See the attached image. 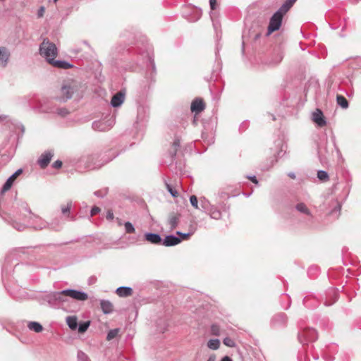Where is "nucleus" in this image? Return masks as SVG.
I'll list each match as a JSON object with an SVG mask.
<instances>
[{
  "mask_svg": "<svg viewBox=\"0 0 361 361\" xmlns=\"http://www.w3.org/2000/svg\"><path fill=\"white\" fill-rule=\"evenodd\" d=\"M39 54L50 63L57 56L56 45L48 39H44L39 46Z\"/></svg>",
  "mask_w": 361,
  "mask_h": 361,
  "instance_id": "nucleus-1",
  "label": "nucleus"
},
{
  "mask_svg": "<svg viewBox=\"0 0 361 361\" xmlns=\"http://www.w3.org/2000/svg\"><path fill=\"white\" fill-rule=\"evenodd\" d=\"M27 212L30 214V223L35 229H44L49 228L53 231H58L60 228L59 221L56 226H54V223H48L38 216L32 214L30 209H26Z\"/></svg>",
  "mask_w": 361,
  "mask_h": 361,
  "instance_id": "nucleus-2",
  "label": "nucleus"
},
{
  "mask_svg": "<svg viewBox=\"0 0 361 361\" xmlns=\"http://www.w3.org/2000/svg\"><path fill=\"white\" fill-rule=\"evenodd\" d=\"M317 339V333L315 329L305 328L298 334V340L302 345L314 342Z\"/></svg>",
  "mask_w": 361,
  "mask_h": 361,
  "instance_id": "nucleus-3",
  "label": "nucleus"
},
{
  "mask_svg": "<svg viewBox=\"0 0 361 361\" xmlns=\"http://www.w3.org/2000/svg\"><path fill=\"white\" fill-rule=\"evenodd\" d=\"M114 123V119L112 118L96 121L92 123V128L97 131L104 132L110 130Z\"/></svg>",
  "mask_w": 361,
  "mask_h": 361,
  "instance_id": "nucleus-4",
  "label": "nucleus"
},
{
  "mask_svg": "<svg viewBox=\"0 0 361 361\" xmlns=\"http://www.w3.org/2000/svg\"><path fill=\"white\" fill-rule=\"evenodd\" d=\"M77 90V85L74 82H67L64 83L61 88V92L63 101H67L72 98L73 93Z\"/></svg>",
  "mask_w": 361,
  "mask_h": 361,
  "instance_id": "nucleus-5",
  "label": "nucleus"
},
{
  "mask_svg": "<svg viewBox=\"0 0 361 361\" xmlns=\"http://www.w3.org/2000/svg\"><path fill=\"white\" fill-rule=\"evenodd\" d=\"M283 17V16L279 13V12H276L274 13L269 21L267 35H270L273 32L279 30L281 25Z\"/></svg>",
  "mask_w": 361,
  "mask_h": 361,
  "instance_id": "nucleus-6",
  "label": "nucleus"
},
{
  "mask_svg": "<svg viewBox=\"0 0 361 361\" xmlns=\"http://www.w3.org/2000/svg\"><path fill=\"white\" fill-rule=\"evenodd\" d=\"M62 293H65V295L79 301H85L88 298L86 293L75 289L63 290Z\"/></svg>",
  "mask_w": 361,
  "mask_h": 361,
  "instance_id": "nucleus-7",
  "label": "nucleus"
},
{
  "mask_svg": "<svg viewBox=\"0 0 361 361\" xmlns=\"http://www.w3.org/2000/svg\"><path fill=\"white\" fill-rule=\"evenodd\" d=\"M66 296L65 293H62V290L59 292H54L48 295V302L53 305H59L66 301Z\"/></svg>",
  "mask_w": 361,
  "mask_h": 361,
  "instance_id": "nucleus-8",
  "label": "nucleus"
},
{
  "mask_svg": "<svg viewBox=\"0 0 361 361\" xmlns=\"http://www.w3.org/2000/svg\"><path fill=\"white\" fill-rule=\"evenodd\" d=\"M54 157V152L48 150L42 153L37 160V164L41 169H45L49 164L52 157Z\"/></svg>",
  "mask_w": 361,
  "mask_h": 361,
  "instance_id": "nucleus-9",
  "label": "nucleus"
},
{
  "mask_svg": "<svg viewBox=\"0 0 361 361\" xmlns=\"http://www.w3.org/2000/svg\"><path fill=\"white\" fill-rule=\"evenodd\" d=\"M23 172V170L21 169H18L14 173H13L6 181V183L4 184L2 188H1V192L4 193L5 192L10 190L11 188L13 181L15 179Z\"/></svg>",
  "mask_w": 361,
  "mask_h": 361,
  "instance_id": "nucleus-10",
  "label": "nucleus"
},
{
  "mask_svg": "<svg viewBox=\"0 0 361 361\" xmlns=\"http://www.w3.org/2000/svg\"><path fill=\"white\" fill-rule=\"evenodd\" d=\"M10 51L5 47H0V66L5 68L8 65L10 59Z\"/></svg>",
  "mask_w": 361,
  "mask_h": 361,
  "instance_id": "nucleus-11",
  "label": "nucleus"
},
{
  "mask_svg": "<svg viewBox=\"0 0 361 361\" xmlns=\"http://www.w3.org/2000/svg\"><path fill=\"white\" fill-rule=\"evenodd\" d=\"M312 120L319 127H323L326 124L323 112L319 109H317L315 111L313 112Z\"/></svg>",
  "mask_w": 361,
  "mask_h": 361,
  "instance_id": "nucleus-12",
  "label": "nucleus"
},
{
  "mask_svg": "<svg viewBox=\"0 0 361 361\" xmlns=\"http://www.w3.org/2000/svg\"><path fill=\"white\" fill-rule=\"evenodd\" d=\"M181 242V239L174 235H169L162 240V245L166 247L174 246L179 244Z\"/></svg>",
  "mask_w": 361,
  "mask_h": 361,
  "instance_id": "nucleus-13",
  "label": "nucleus"
},
{
  "mask_svg": "<svg viewBox=\"0 0 361 361\" xmlns=\"http://www.w3.org/2000/svg\"><path fill=\"white\" fill-rule=\"evenodd\" d=\"M124 99L125 92L123 91H119L112 97L111 105L113 107H118L123 103Z\"/></svg>",
  "mask_w": 361,
  "mask_h": 361,
  "instance_id": "nucleus-14",
  "label": "nucleus"
},
{
  "mask_svg": "<svg viewBox=\"0 0 361 361\" xmlns=\"http://www.w3.org/2000/svg\"><path fill=\"white\" fill-rule=\"evenodd\" d=\"M295 209L300 214L307 216L308 220L312 219V218H313L312 214L305 203H303V202L298 203L295 205Z\"/></svg>",
  "mask_w": 361,
  "mask_h": 361,
  "instance_id": "nucleus-15",
  "label": "nucleus"
},
{
  "mask_svg": "<svg viewBox=\"0 0 361 361\" xmlns=\"http://www.w3.org/2000/svg\"><path fill=\"white\" fill-rule=\"evenodd\" d=\"M205 108L204 103L202 99L196 98L191 104V111L197 114L202 111Z\"/></svg>",
  "mask_w": 361,
  "mask_h": 361,
  "instance_id": "nucleus-16",
  "label": "nucleus"
},
{
  "mask_svg": "<svg viewBox=\"0 0 361 361\" xmlns=\"http://www.w3.org/2000/svg\"><path fill=\"white\" fill-rule=\"evenodd\" d=\"M145 240L154 245H161L162 238L158 233H147L145 235Z\"/></svg>",
  "mask_w": 361,
  "mask_h": 361,
  "instance_id": "nucleus-17",
  "label": "nucleus"
},
{
  "mask_svg": "<svg viewBox=\"0 0 361 361\" xmlns=\"http://www.w3.org/2000/svg\"><path fill=\"white\" fill-rule=\"evenodd\" d=\"M100 306L103 313L105 314H110L114 311V306L109 300H101Z\"/></svg>",
  "mask_w": 361,
  "mask_h": 361,
  "instance_id": "nucleus-18",
  "label": "nucleus"
},
{
  "mask_svg": "<svg viewBox=\"0 0 361 361\" xmlns=\"http://www.w3.org/2000/svg\"><path fill=\"white\" fill-rule=\"evenodd\" d=\"M72 207V202H68L66 204H62L61 206V210L63 215H64L66 217L68 218L71 221H75V219L74 216H71V209Z\"/></svg>",
  "mask_w": 361,
  "mask_h": 361,
  "instance_id": "nucleus-19",
  "label": "nucleus"
},
{
  "mask_svg": "<svg viewBox=\"0 0 361 361\" xmlns=\"http://www.w3.org/2000/svg\"><path fill=\"white\" fill-rule=\"evenodd\" d=\"M54 67L61 68V69H68L73 67V65L66 61L61 60H55V59L50 63Z\"/></svg>",
  "mask_w": 361,
  "mask_h": 361,
  "instance_id": "nucleus-20",
  "label": "nucleus"
},
{
  "mask_svg": "<svg viewBox=\"0 0 361 361\" xmlns=\"http://www.w3.org/2000/svg\"><path fill=\"white\" fill-rule=\"evenodd\" d=\"M286 322L287 317L284 313H279L276 314L271 319V322L274 326L285 324Z\"/></svg>",
  "mask_w": 361,
  "mask_h": 361,
  "instance_id": "nucleus-21",
  "label": "nucleus"
},
{
  "mask_svg": "<svg viewBox=\"0 0 361 361\" xmlns=\"http://www.w3.org/2000/svg\"><path fill=\"white\" fill-rule=\"evenodd\" d=\"M116 293L120 297H128L133 294V289L130 287L121 286L116 289Z\"/></svg>",
  "mask_w": 361,
  "mask_h": 361,
  "instance_id": "nucleus-22",
  "label": "nucleus"
},
{
  "mask_svg": "<svg viewBox=\"0 0 361 361\" xmlns=\"http://www.w3.org/2000/svg\"><path fill=\"white\" fill-rule=\"evenodd\" d=\"M297 0H286L276 12H279L283 16L293 6Z\"/></svg>",
  "mask_w": 361,
  "mask_h": 361,
  "instance_id": "nucleus-23",
  "label": "nucleus"
},
{
  "mask_svg": "<svg viewBox=\"0 0 361 361\" xmlns=\"http://www.w3.org/2000/svg\"><path fill=\"white\" fill-rule=\"evenodd\" d=\"M180 217V214H173L170 215L169 218V224L172 230L177 227Z\"/></svg>",
  "mask_w": 361,
  "mask_h": 361,
  "instance_id": "nucleus-24",
  "label": "nucleus"
},
{
  "mask_svg": "<svg viewBox=\"0 0 361 361\" xmlns=\"http://www.w3.org/2000/svg\"><path fill=\"white\" fill-rule=\"evenodd\" d=\"M27 328L36 333H39L43 330V327L41 324L37 322H30L27 324Z\"/></svg>",
  "mask_w": 361,
  "mask_h": 361,
  "instance_id": "nucleus-25",
  "label": "nucleus"
},
{
  "mask_svg": "<svg viewBox=\"0 0 361 361\" xmlns=\"http://www.w3.org/2000/svg\"><path fill=\"white\" fill-rule=\"evenodd\" d=\"M336 102L338 106H340L341 108L346 109L349 106V103L346 98L341 94H338L336 96Z\"/></svg>",
  "mask_w": 361,
  "mask_h": 361,
  "instance_id": "nucleus-26",
  "label": "nucleus"
},
{
  "mask_svg": "<svg viewBox=\"0 0 361 361\" xmlns=\"http://www.w3.org/2000/svg\"><path fill=\"white\" fill-rule=\"evenodd\" d=\"M66 323L68 327L72 330H75L78 326L77 318L74 316L67 317Z\"/></svg>",
  "mask_w": 361,
  "mask_h": 361,
  "instance_id": "nucleus-27",
  "label": "nucleus"
},
{
  "mask_svg": "<svg viewBox=\"0 0 361 361\" xmlns=\"http://www.w3.org/2000/svg\"><path fill=\"white\" fill-rule=\"evenodd\" d=\"M209 214L212 219H219L221 216V212L214 207H211L209 210Z\"/></svg>",
  "mask_w": 361,
  "mask_h": 361,
  "instance_id": "nucleus-28",
  "label": "nucleus"
},
{
  "mask_svg": "<svg viewBox=\"0 0 361 361\" xmlns=\"http://www.w3.org/2000/svg\"><path fill=\"white\" fill-rule=\"evenodd\" d=\"M20 253H24L23 250L22 248H16L9 253V255L6 257V260L7 262H10L14 258V257L20 255Z\"/></svg>",
  "mask_w": 361,
  "mask_h": 361,
  "instance_id": "nucleus-29",
  "label": "nucleus"
},
{
  "mask_svg": "<svg viewBox=\"0 0 361 361\" xmlns=\"http://www.w3.org/2000/svg\"><path fill=\"white\" fill-rule=\"evenodd\" d=\"M220 346V341L217 338L210 339L207 342V347L212 350H217Z\"/></svg>",
  "mask_w": 361,
  "mask_h": 361,
  "instance_id": "nucleus-30",
  "label": "nucleus"
},
{
  "mask_svg": "<svg viewBox=\"0 0 361 361\" xmlns=\"http://www.w3.org/2000/svg\"><path fill=\"white\" fill-rule=\"evenodd\" d=\"M180 140L179 139H176L173 142V145H172V147L170 150V153H171V155L172 157H175L176 154V152H177V150H178V148L180 147Z\"/></svg>",
  "mask_w": 361,
  "mask_h": 361,
  "instance_id": "nucleus-31",
  "label": "nucleus"
},
{
  "mask_svg": "<svg viewBox=\"0 0 361 361\" xmlns=\"http://www.w3.org/2000/svg\"><path fill=\"white\" fill-rule=\"evenodd\" d=\"M317 178L322 182H326L329 178L327 172L323 170L318 171Z\"/></svg>",
  "mask_w": 361,
  "mask_h": 361,
  "instance_id": "nucleus-32",
  "label": "nucleus"
},
{
  "mask_svg": "<svg viewBox=\"0 0 361 361\" xmlns=\"http://www.w3.org/2000/svg\"><path fill=\"white\" fill-rule=\"evenodd\" d=\"M164 183H165V185H166V188L168 192L171 195V196L173 197H177L178 196L177 190L174 188H173V186L171 185L168 183V182L166 180H164Z\"/></svg>",
  "mask_w": 361,
  "mask_h": 361,
  "instance_id": "nucleus-33",
  "label": "nucleus"
},
{
  "mask_svg": "<svg viewBox=\"0 0 361 361\" xmlns=\"http://www.w3.org/2000/svg\"><path fill=\"white\" fill-rule=\"evenodd\" d=\"M90 325V321L80 323L78 326V332L81 333V334L85 332L87 330Z\"/></svg>",
  "mask_w": 361,
  "mask_h": 361,
  "instance_id": "nucleus-34",
  "label": "nucleus"
},
{
  "mask_svg": "<svg viewBox=\"0 0 361 361\" xmlns=\"http://www.w3.org/2000/svg\"><path fill=\"white\" fill-rule=\"evenodd\" d=\"M118 331H119V329H114L110 330L107 334L106 340L111 341L113 338H114L115 337H116V336L118 334Z\"/></svg>",
  "mask_w": 361,
  "mask_h": 361,
  "instance_id": "nucleus-35",
  "label": "nucleus"
},
{
  "mask_svg": "<svg viewBox=\"0 0 361 361\" xmlns=\"http://www.w3.org/2000/svg\"><path fill=\"white\" fill-rule=\"evenodd\" d=\"M124 227L127 233H133L135 231L133 225L129 221L125 223Z\"/></svg>",
  "mask_w": 361,
  "mask_h": 361,
  "instance_id": "nucleus-36",
  "label": "nucleus"
},
{
  "mask_svg": "<svg viewBox=\"0 0 361 361\" xmlns=\"http://www.w3.org/2000/svg\"><path fill=\"white\" fill-rule=\"evenodd\" d=\"M78 361H89V357L82 351L79 350L77 354Z\"/></svg>",
  "mask_w": 361,
  "mask_h": 361,
  "instance_id": "nucleus-37",
  "label": "nucleus"
},
{
  "mask_svg": "<svg viewBox=\"0 0 361 361\" xmlns=\"http://www.w3.org/2000/svg\"><path fill=\"white\" fill-rule=\"evenodd\" d=\"M223 343H224V344L225 345H226V346H228V347H231V348H233V347H235V341H234L232 338H229V337H226V338H225L224 339V341H223Z\"/></svg>",
  "mask_w": 361,
  "mask_h": 361,
  "instance_id": "nucleus-38",
  "label": "nucleus"
},
{
  "mask_svg": "<svg viewBox=\"0 0 361 361\" xmlns=\"http://www.w3.org/2000/svg\"><path fill=\"white\" fill-rule=\"evenodd\" d=\"M283 59V55L281 52H278L276 55L275 59L271 62V64L277 65L279 64L282 59Z\"/></svg>",
  "mask_w": 361,
  "mask_h": 361,
  "instance_id": "nucleus-39",
  "label": "nucleus"
},
{
  "mask_svg": "<svg viewBox=\"0 0 361 361\" xmlns=\"http://www.w3.org/2000/svg\"><path fill=\"white\" fill-rule=\"evenodd\" d=\"M190 202L193 207L195 209H199L197 198L195 195H191L190 197Z\"/></svg>",
  "mask_w": 361,
  "mask_h": 361,
  "instance_id": "nucleus-40",
  "label": "nucleus"
},
{
  "mask_svg": "<svg viewBox=\"0 0 361 361\" xmlns=\"http://www.w3.org/2000/svg\"><path fill=\"white\" fill-rule=\"evenodd\" d=\"M211 331H212V334L214 336H219L220 334V329H219V327L218 325L216 324H213L212 326H211Z\"/></svg>",
  "mask_w": 361,
  "mask_h": 361,
  "instance_id": "nucleus-41",
  "label": "nucleus"
},
{
  "mask_svg": "<svg viewBox=\"0 0 361 361\" xmlns=\"http://www.w3.org/2000/svg\"><path fill=\"white\" fill-rule=\"evenodd\" d=\"M68 113V111L66 108H59L56 110V114L61 116H66Z\"/></svg>",
  "mask_w": 361,
  "mask_h": 361,
  "instance_id": "nucleus-42",
  "label": "nucleus"
},
{
  "mask_svg": "<svg viewBox=\"0 0 361 361\" xmlns=\"http://www.w3.org/2000/svg\"><path fill=\"white\" fill-rule=\"evenodd\" d=\"M176 234L178 235H180L181 238H180L182 240H185L187 239L192 233H181L180 231H177L176 232Z\"/></svg>",
  "mask_w": 361,
  "mask_h": 361,
  "instance_id": "nucleus-43",
  "label": "nucleus"
},
{
  "mask_svg": "<svg viewBox=\"0 0 361 361\" xmlns=\"http://www.w3.org/2000/svg\"><path fill=\"white\" fill-rule=\"evenodd\" d=\"M101 211L100 208L98 207H93L90 211V216H93L96 214H97L98 213H99Z\"/></svg>",
  "mask_w": 361,
  "mask_h": 361,
  "instance_id": "nucleus-44",
  "label": "nucleus"
},
{
  "mask_svg": "<svg viewBox=\"0 0 361 361\" xmlns=\"http://www.w3.org/2000/svg\"><path fill=\"white\" fill-rule=\"evenodd\" d=\"M194 12L195 13V18H190V20H192V21H196L198 19H200V18L201 17V15H202V12L200 10H197L195 9L194 11Z\"/></svg>",
  "mask_w": 361,
  "mask_h": 361,
  "instance_id": "nucleus-45",
  "label": "nucleus"
},
{
  "mask_svg": "<svg viewBox=\"0 0 361 361\" xmlns=\"http://www.w3.org/2000/svg\"><path fill=\"white\" fill-rule=\"evenodd\" d=\"M51 166L54 169H59L62 166V161L60 160H56L52 164Z\"/></svg>",
  "mask_w": 361,
  "mask_h": 361,
  "instance_id": "nucleus-46",
  "label": "nucleus"
},
{
  "mask_svg": "<svg viewBox=\"0 0 361 361\" xmlns=\"http://www.w3.org/2000/svg\"><path fill=\"white\" fill-rule=\"evenodd\" d=\"M208 204L209 203L207 201H205L204 200V201L201 200V206H202V211L207 212L206 210L207 209Z\"/></svg>",
  "mask_w": 361,
  "mask_h": 361,
  "instance_id": "nucleus-47",
  "label": "nucleus"
},
{
  "mask_svg": "<svg viewBox=\"0 0 361 361\" xmlns=\"http://www.w3.org/2000/svg\"><path fill=\"white\" fill-rule=\"evenodd\" d=\"M44 11H45V8L44 6H41L39 10H38V12H37V16L39 18H41L44 16Z\"/></svg>",
  "mask_w": 361,
  "mask_h": 361,
  "instance_id": "nucleus-48",
  "label": "nucleus"
},
{
  "mask_svg": "<svg viewBox=\"0 0 361 361\" xmlns=\"http://www.w3.org/2000/svg\"><path fill=\"white\" fill-rule=\"evenodd\" d=\"M209 5L212 10H215L216 8V0H209Z\"/></svg>",
  "mask_w": 361,
  "mask_h": 361,
  "instance_id": "nucleus-49",
  "label": "nucleus"
},
{
  "mask_svg": "<svg viewBox=\"0 0 361 361\" xmlns=\"http://www.w3.org/2000/svg\"><path fill=\"white\" fill-rule=\"evenodd\" d=\"M59 221L60 223V228H59V231H60L61 227H62V222H61V219H55L51 223H54V226H56L58 224Z\"/></svg>",
  "mask_w": 361,
  "mask_h": 361,
  "instance_id": "nucleus-50",
  "label": "nucleus"
},
{
  "mask_svg": "<svg viewBox=\"0 0 361 361\" xmlns=\"http://www.w3.org/2000/svg\"><path fill=\"white\" fill-rule=\"evenodd\" d=\"M106 219L112 220L114 219V214L111 211H108L106 214Z\"/></svg>",
  "mask_w": 361,
  "mask_h": 361,
  "instance_id": "nucleus-51",
  "label": "nucleus"
},
{
  "mask_svg": "<svg viewBox=\"0 0 361 361\" xmlns=\"http://www.w3.org/2000/svg\"><path fill=\"white\" fill-rule=\"evenodd\" d=\"M331 293H332V295L334 297V301L333 302H334L337 300V298H338V293H337V292L335 290H332L331 291Z\"/></svg>",
  "mask_w": 361,
  "mask_h": 361,
  "instance_id": "nucleus-52",
  "label": "nucleus"
},
{
  "mask_svg": "<svg viewBox=\"0 0 361 361\" xmlns=\"http://www.w3.org/2000/svg\"><path fill=\"white\" fill-rule=\"evenodd\" d=\"M88 168H90V169H99L102 166V165H93V166H91L90 164H88L87 166Z\"/></svg>",
  "mask_w": 361,
  "mask_h": 361,
  "instance_id": "nucleus-53",
  "label": "nucleus"
},
{
  "mask_svg": "<svg viewBox=\"0 0 361 361\" xmlns=\"http://www.w3.org/2000/svg\"><path fill=\"white\" fill-rule=\"evenodd\" d=\"M250 180H251L254 183L257 184V180L255 176H248L247 177Z\"/></svg>",
  "mask_w": 361,
  "mask_h": 361,
  "instance_id": "nucleus-54",
  "label": "nucleus"
},
{
  "mask_svg": "<svg viewBox=\"0 0 361 361\" xmlns=\"http://www.w3.org/2000/svg\"><path fill=\"white\" fill-rule=\"evenodd\" d=\"M207 361H216V355L214 354L211 355Z\"/></svg>",
  "mask_w": 361,
  "mask_h": 361,
  "instance_id": "nucleus-55",
  "label": "nucleus"
},
{
  "mask_svg": "<svg viewBox=\"0 0 361 361\" xmlns=\"http://www.w3.org/2000/svg\"><path fill=\"white\" fill-rule=\"evenodd\" d=\"M96 281V278L94 276H91L89 279V284H92Z\"/></svg>",
  "mask_w": 361,
  "mask_h": 361,
  "instance_id": "nucleus-56",
  "label": "nucleus"
},
{
  "mask_svg": "<svg viewBox=\"0 0 361 361\" xmlns=\"http://www.w3.org/2000/svg\"><path fill=\"white\" fill-rule=\"evenodd\" d=\"M13 227H14V228H16L17 230H18V231H22V230H23V229H24L25 226H24V225H21V224H20V225H19V226H18V227H17V226H16L15 225H13Z\"/></svg>",
  "mask_w": 361,
  "mask_h": 361,
  "instance_id": "nucleus-57",
  "label": "nucleus"
},
{
  "mask_svg": "<svg viewBox=\"0 0 361 361\" xmlns=\"http://www.w3.org/2000/svg\"><path fill=\"white\" fill-rule=\"evenodd\" d=\"M6 267H4L3 269H2V280H3V282H4V278H5V273H6Z\"/></svg>",
  "mask_w": 361,
  "mask_h": 361,
  "instance_id": "nucleus-58",
  "label": "nucleus"
},
{
  "mask_svg": "<svg viewBox=\"0 0 361 361\" xmlns=\"http://www.w3.org/2000/svg\"><path fill=\"white\" fill-rule=\"evenodd\" d=\"M221 361H233L231 357H229L228 356H224L222 359H221Z\"/></svg>",
  "mask_w": 361,
  "mask_h": 361,
  "instance_id": "nucleus-59",
  "label": "nucleus"
},
{
  "mask_svg": "<svg viewBox=\"0 0 361 361\" xmlns=\"http://www.w3.org/2000/svg\"><path fill=\"white\" fill-rule=\"evenodd\" d=\"M94 195L97 196V197H103L102 194L101 193V191H95L94 192Z\"/></svg>",
  "mask_w": 361,
  "mask_h": 361,
  "instance_id": "nucleus-60",
  "label": "nucleus"
},
{
  "mask_svg": "<svg viewBox=\"0 0 361 361\" xmlns=\"http://www.w3.org/2000/svg\"><path fill=\"white\" fill-rule=\"evenodd\" d=\"M288 176L290 178H293V179L295 178V173H293V172H290V173H288Z\"/></svg>",
  "mask_w": 361,
  "mask_h": 361,
  "instance_id": "nucleus-61",
  "label": "nucleus"
},
{
  "mask_svg": "<svg viewBox=\"0 0 361 361\" xmlns=\"http://www.w3.org/2000/svg\"><path fill=\"white\" fill-rule=\"evenodd\" d=\"M152 68L154 69L155 68V65H154V62L152 63Z\"/></svg>",
  "mask_w": 361,
  "mask_h": 361,
  "instance_id": "nucleus-62",
  "label": "nucleus"
},
{
  "mask_svg": "<svg viewBox=\"0 0 361 361\" xmlns=\"http://www.w3.org/2000/svg\"><path fill=\"white\" fill-rule=\"evenodd\" d=\"M332 303H333V302H331V303H328L327 302H325V305H327V306H329V305H331Z\"/></svg>",
  "mask_w": 361,
  "mask_h": 361,
  "instance_id": "nucleus-63",
  "label": "nucleus"
},
{
  "mask_svg": "<svg viewBox=\"0 0 361 361\" xmlns=\"http://www.w3.org/2000/svg\"><path fill=\"white\" fill-rule=\"evenodd\" d=\"M338 211H340V210H341V206H340V205H338Z\"/></svg>",
  "mask_w": 361,
  "mask_h": 361,
  "instance_id": "nucleus-64",
  "label": "nucleus"
}]
</instances>
